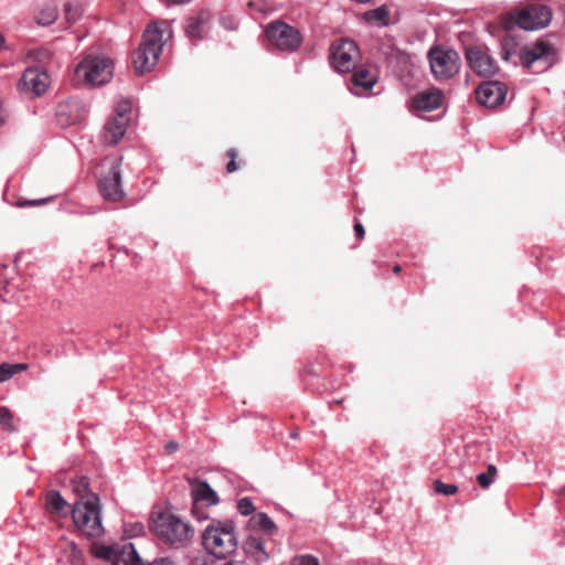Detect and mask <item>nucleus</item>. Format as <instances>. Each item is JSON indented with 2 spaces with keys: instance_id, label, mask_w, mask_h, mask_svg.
<instances>
[{
  "instance_id": "f257e3e1",
  "label": "nucleus",
  "mask_w": 565,
  "mask_h": 565,
  "mask_svg": "<svg viewBox=\"0 0 565 565\" xmlns=\"http://www.w3.org/2000/svg\"><path fill=\"white\" fill-rule=\"evenodd\" d=\"M163 33L158 23L146 29L142 42L132 54V66L137 74L148 73L157 65L164 44Z\"/></svg>"
},
{
  "instance_id": "f03ea898",
  "label": "nucleus",
  "mask_w": 565,
  "mask_h": 565,
  "mask_svg": "<svg viewBox=\"0 0 565 565\" xmlns=\"http://www.w3.org/2000/svg\"><path fill=\"white\" fill-rule=\"evenodd\" d=\"M151 530L162 542L175 548L185 546L193 535L191 526L170 512H161L153 518Z\"/></svg>"
},
{
  "instance_id": "7ed1b4c3",
  "label": "nucleus",
  "mask_w": 565,
  "mask_h": 565,
  "mask_svg": "<svg viewBox=\"0 0 565 565\" xmlns=\"http://www.w3.org/2000/svg\"><path fill=\"white\" fill-rule=\"evenodd\" d=\"M72 519L76 529L86 537H100L104 534L100 504L97 495L77 501L72 508Z\"/></svg>"
},
{
  "instance_id": "20e7f679",
  "label": "nucleus",
  "mask_w": 565,
  "mask_h": 565,
  "mask_svg": "<svg viewBox=\"0 0 565 565\" xmlns=\"http://www.w3.org/2000/svg\"><path fill=\"white\" fill-rule=\"evenodd\" d=\"M202 543L210 554L218 558H225L237 546L233 524L231 522H213L205 529Z\"/></svg>"
},
{
  "instance_id": "39448f33",
  "label": "nucleus",
  "mask_w": 565,
  "mask_h": 565,
  "mask_svg": "<svg viewBox=\"0 0 565 565\" xmlns=\"http://www.w3.org/2000/svg\"><path fill=\"white\" fill-rule=\"evenodd\" d=\"M555 49L545 41L526 45L520 52L521 64L530 72L540 74L556 63Z\"/></svg>"
},
{
  "instance_id": "423d86ee",
  "label": "nucleus",
  "mask_w": 565,
  "mask_h": 565,
  "mask_svg": "<svg viewBox=\"0 0 565 565\" xmlns=\"http://www.w3.org/2000/svg\"><path fill=\"white\" fill-rule=\"evenodd\" d=\"M114 62L102 55L86 56L75 68V75L93 86L108 83L113 77Z\"/></svg>"
},
{
  "instance_id": "0eeeda50",
  "label": "nucleus",
  "mask_w": 565,
  "mask_h": 565,
  "mask_svg": "<svg viewBox=\"0 0 565 565\" xmlns=\"http://www.w3.org/2000/svg\"><path fill=\"white\" fill-rule=\"evenodd\" d=\"M331 66L340 73L353 71L361 58L356 43L350 39L334 40L330 45Z\"/></svg>"
},
{
  "instance_id": "6e6552de",
  "label": "nucleus",
  "mask_w": 565,
  "mask_h": 565,
  "mask_svg": "<svg viewBox=\"0 0 565 565\" xmlns=\"http://www.w3.org/2000/svg\"><path fill=\"white\" fill-rule=\"evenodd\" d=\"M268 42L280 51L294 52L302 43L300 32L281 20L270 22L265 29Z\"/></svg>"
},
{
  "instance_id": "1a4fd4ad",
  "label": "nucleus",
  "mask_w": 565,
  "mask_h": 565,
  "mask_svg": "<svg viewBox=\"0 0 565 565\" xmlns=\"http://www.w3.org/2000/svg\"><path fill=\"white\" fill-rule=\"evenodd\" d=\"M430 70L437 79H448L460 68V57L454 50L433 47L428 53Z\"/></svg>"
},
{
  "instance_id": "9d476101",
  "label": "nucleus",
  "mask_w": 565,
  "mask_h": 565,
  "mask_svg": "<svg viewBox=\"0 0 565 565\" xmlns=\"http://www.w3.org/2000/svg\"><path fill=\"white\" fill-rule=\"evenodd\" d=\"M130 109L131 105L127 100L117 104L115 115L108 118L104 126L102 138L106 145H116L124 137L129 124Z\"/></svg>"
},
{
  "instance_id": "9b49d317",
  "label": "nucleus",
  "mask_w": 565,
  "mask_h": 565,
  "mask_svg": "<svg viewBox=\"0 0 565 565\" xmlns=\"http://www.w3.org/2000/svg\"><path fill=\"white\" fill-rule=\"evenodd\" d=\"M552 20V10L544 4H531L519 11L514 22L526 31L539 30L547 26Z\"/></svg>"
},
{
  "instance_id": "f8f14e48",
  "label": "nucleus",
  "mask_w": 565,
  "mask_h": 565,
  "mask_svg": "<svg viewBox=\"0 0 565 565\" xmlns=\"http://www.w3.org/2000/svg\"><path fill=\"white\" fill-rule=\"evenodd\" d=\"M466 58L470 68L479 76H492L499 70L495 61L490 56L487 47H468L466 50Z\"/></svg>"
},
{
  "instance_id": "ddd939ff",
  "label": "nucleus",
  "mask_w": 565,
  "mask_h": 565,
  "mask_svg": "<svg viewBox=\"0 0 565 565\" xmlns=\"http://www.w3.org/2000/svg\"><path fill=\"white\" fill-rule=\"evenodd\" d=\"M121 158L115 159L110 164L108 174L99 180V191L104 199L118 202L124 198L120 174Z\"/></svg>"
},
{
  "instance_id": "4468645a",
  "label": "nucleus",
  "mask_w": 565,
  "mask_h": 565,
  "mask_svg": "<svg viewBox=\"0 0 565 565\" xmlns=\"http://www.w3.org/2000/svg\"><path fill=\"white\" fill-rule=\"evenodd\" d=\"M508 87L498 81H489L480 84L476 89V97L482 106L494 108L501 105L507 96Z\"/></svg>"
},
{
  "instance_id": "2eb2a0df",
  "label": "nucleus",
  "mask_w": 565,
  "mask_h": 565,
  "mask_svg": "<svg viewBox=\"0 0 565 565\" xmlns=\"http://www.w3.org/2000/svg\"><path fill=\"white\" fill-rule=\"evenodd\" d=\"M50 85L49 74L40 68H28L24 71L19 89L24 93H32L34 96L42 95Z\"/></svg>"
},
{
  "instance_id": "dca6fc26",
  "label": "nucleus",
  "mask_w": 565,
  "mask_h": 565,
  "mask_svg": "<svg viewBox=\"0 0 565 565\" xmlns=\"http://www.w3.org/2000/svg\"><path fill=\"white\" fill-rule=\"evenodd\" d=\"M212 14L206 9H201L196 15L189 17L184 26L185 34L191 40H202L206 32Z\"/></svg>"
},
{
  "instance_id": "f3484780",
  "label": "nucleus",
  "mask_w": 565,
  "mask_h": 565,
  "mask_svg": "<svg viewBox=\"0 0 565 565\" xmlns=\"http://www.w3.org/2000/svg\"><path fill=\"white\" fill-rule=\"evenodd\" d=\"M376 82V75L370 70L365 67H355L351 76L350 90L355 95H365L372 90Z\"/></svg>"
},
{
  "instance_id": "a211bd4d",
  "label": "nucleus",
  "mask_w": 565,
  "mask_h": 565,
  "mask_svg": "<svg viewBox=\"0 0 565 565\" xmlns=\"http://www.w3.org/2000/svg\"><path fill=\"white\" fill-rule=\"evenodd\" d=\"M444 99L443 92L438 88H430L418 93L413 98V106L418 110L430 111L441 106Z\"/></svg>"
},
{
  "instance_id": "6ab92c4d",
  "label": "nucleus",
  "mask_w": 565,
  "mask_h": 565,
  "mask_svg": "<svg viewBox=\"0 0 565 565\" xmlns=\"http://www.w3.org/2000/svg\"><path fill=\"white\" fill-rule=\"evenodd\" d=\"M191 493L194 502H205L209 505H213L218 502L216 492L206 481L194 479L191 482Z\"/></svg>"
},
{
  "instance_id": "aec40b11",
  "label": "nucleus",
  "mask_w": 565,
  "mask_h": 565,
  "mask_svg": "<svg viewBox=\"0 0 565 565\" xmlns=\"http://www.w3.org/2000/svg\"><path fill=\"white\" fill-rule=\"evenodd\" d=\"M34 21L41 26L53 24L58 18V4L55 0H50L38 8L34 12Z\"/></svg>"
},
{
  "instance_id": "412c9836",
  "label": "nucleus",
  "mask_w": 565,
  "mask_h": 565,
  "mask_svg": "<svg viewBox=\"0 0 565 565\" xmlns=\"http://www.w3.org/2000/svg\"><path fill=\"white\" fill-rule=\"evenodd\" d=\"M68 503L56 490L47 491L45 494V509L51 515L65 516Z\"/></svg>"
},
{
  "instance_id": "4be33fe9",
  "label": "nucleus",
  "mask_w": 565,
  "mask_h": 565,
  "mask_svg": "<svg viewBox=\"0 0 565 565\" xmlns=\"http://www.w3.org/2000/svg\"><path fill=\"white\" fill-rule=\"evenodd\" d=\"M390 8L386 4H383L377 7L376 9L365 11L363 13V19L365 22L370 24L386 26L390 24Z\"/></svg>"
},
{
  "instance_id": "5701e85b",
  "label": "nucleus",
  "mask_w": 565,
  "mask_h": 565,
  "mask_svg": "<svg viewBox=\"0 0 565 565\" xmlns=\"http://www.w3.org/2000/svg\"><path fill=\"white\" fill-rule=\"evenodd\" d=\"M250 524L254 529H257L267 535H273L277 532V526L274 521L263 512L255 514L250 519Z\"/></svg>"
},
{
  "instance_id": "b1692460",
  "label": "nucleus",
  "mask_w": 565,
  "mask_h": 565,
  "mask_svg": "<svg viewBox=\"0 0 565 565\" xmlns=\"http://www.w3.org/2000/svg\"><path fill=\"white\" fill-rule=\"evenodd\" d=\"M92 552L96 557L111 562L114 565L119 562V552L113 546L95 544L92 547Z\"/></svg>"
},
{
  "instance_id": "393cba45",
  "label": "nucleus",
  "mask_w": 565,
  "mask_h": 565,
  "mask_svg": "<svg viewBox=\"0 0 565 565\" xmlns=\"http://www.w3.org/2000/svg\"><path fill=\"white\" fill-rule=\"evenodd\" d=\"M83 11V6L78 1H67L64 4V17L67 24L72 25L77 22L81 19Z\"/></svg>"
},
{
  "instance_id": "a878e982",
  "label": "nucleus",
  "mask_w": 565,
  "mask_h": 565,
  "mask_svg": "<svg viewBox=\"0 0 565 565\" xmlns=\"http://www.w3.org/2000/svg\"><path fill=\"white\" fill-rule=\"evenodd\" d=\"M124 562L126 565H146L131 543L122 546L119 552V562Z\"/></svg>"
},
{
  "instance_id": "bb28decb",
  "label": "nucleus",
  "mask_w": 565,
  "mask_h": 565,
  "mask_svg": "<svg viewBox=\"0 0 565 565\" xmlns=\"http://www.w3.org/2000/svg\"><path fill=\"white\" fill-rule=\"evenodd\" d=\"M28 369V364L17 363L9 364L2 363L0 364V383H3L10 380L14 374L25 371Z\"/></svg>"
},
{
  "instance_id": "cd10ccee",
  "label": "nucleus",
  "mask_w": 565,
  "mask_h": 565,
  "mask_svg": "<svg viewBox=\"0 0 565 565\" xmlns=\"http://www.w3.org/2000/svg\"><path fill=\"white\" fill-rule=\"evenodd\" d=\"M247 547L250 552L255 553V557L258 561H265L268 558V554L265 551L264 543L259 537H249L247 541Z\"/></svg>"
},
{
  "instance_id": "c85d7f7f",
  "label": "nucleus",
  "mask_w": 565,
  "mask_h": 565,
  "mask_svg": "<svg viewBox=\"0 0 565 565\" xmlns=\"http://www.w3.org/2000/svg\"><path fill=\"white\" fill-rule=\"evenodd\" d=\"M498 475V469L494 465H488L487 472L477 476V482L482 489L489 488Z\"/></svg>"
},
{
  "instance_id": "c756f323",
  "label": "nucleus",
  "mask_w": 565,
  "mask_h": 565,
  "mask_svg": "<svg viewBox=\"0 0 565 565\" xmlns=\"http://www.w3.org/2000/svg\"><path fill=\"white\" fill-rule=\"evenodd\" d=\"M0 427L6 431H13V414L4 406H0Z\"/></svg>"
},
{
  "instance_id": "7c9ffc66",
  "label": "nucleus",
  "mask_w": 565,
  "mask_h": 565,
  "mask_svg": "<svg viewBox=\"0 0 565 565\" xmlns=\"http://www.w3.org/2000/svg\"><path fill=\"white\" fill-rule=\"evenodd\" d=\"M433 489L436 493L444 495H454L458 491V487L456 484H447L441 480H435L433 483Z\"/></svg>"
},
{
  "instance_id": "2f4dec72",
  "label": "nucleus",
  "mask_w": 565,
  "mask_h": 565,
  "mask_svg": "<svg viewBox=\"0 0 565 565\" xmlns=\"http://www.w3.org/2000/svg\"><path fill=\"white\" fill-rule=\"evenodd\" d=\"M248 8L260 13H267L273 10L267 0H249Z\"/></svg>"
},
{
  "instance_id": "473e14b6",
  "label": "nucleus",
  "mask_w": 565,
  "mask_h": 565,
  "mask_svg": "<svg viewBox=\"0 0 565 565\" xmlns=\"http://www.w3.org/2000/svg\"><path fill=\"white\" fill-rule=\"evenodd\" d=\"M67 548L71 552L70 559L73 565H82L83 564V553L82 551L76 546L74 542L67 543Z\"/></svg>"
},
{
  "instance_id": "72a5a7b5",
  "label": "nucleus",
  "mask_w": 565,
  "mask_h": 565,
  "mask_svg": "<svg viewBox=\"0 0 565 565\" xmlns=\"http://www.w3.org/2000/svg\"><path fill=\"white\" fill-rule=\"evenodd\" d=\"M226 156L230 158V161L226 164V171H227V173H233L238 169V167L236 164V158L238 157V151L235 148H230L226 151Z\"/></svg>"
},
{
  "instance_id": "f704fd0d",
  "label": "nucleus",
  "mask_w": 565,
  "mask_h": 565,
  "mask_svg": "<svg viewBox=\"0 0 565 565\" xmlns=\"http://www.w3.org/2000/svg\"><path fill=\"white\" fill-rule=\"evenodd\" d=\"M237 509L243 515H249L255 511L254 503L249 498L241 499Z\"/></svg>"
},
{
  "instance_id": "c9c22d12",
  "label": "nucleus",
  "mask_w": 565,
  "mask_h": 565,
  "mask_svg": "<svg viewBox=\"0 0 565 565\" xmlns=\"http://www.w3.org/2000/svg\"><path fill=\"white\" fill-rule=\"evenodd\" d=\"M294 562L295 565H319L318 559L311 555L296 557Z\"/></svg>"
},
{
  "instance_id": "e433bc0d",
  "label": "nucleus",
  "mask_w": 565,
  "mask_h": 565,
  "mask_svg": "<svg viewBox=\"0 0 565 565\" xmlns=\"http://www.w3.org/2000/svg\"><path fill=\"white\" fill-rule=\"evenodd\" d=\"M47 201H50V199H40V200H32V201L21 199L18 201V206H20V207L38 206V205L45 204Z\"/></svg>"
},
{
  "instance_id": "4c0bfd02",
  "label": "nucleus",
  "mask_w": 565,
  "mask_h": 565,
  "mask_svg": "<svg viewBox=\"0 0 565 565\" xmlns=\"http://www.w3.org/2000/svg\"><path fill=\"white\" fill-rule=\"evenodd\" d=\"M167 455H172L179 449V444L175 441H169L164 446Z\"/></svg>"
},
{
  "instance_id": "58836bf2",
  "label": "nucleus",
  "mask_w": 565,
  "mask_h": 565,
  "mask_svg": "<svg viewBox=\"0 0 565 565\" xmlns=\"http://www.w3.org/2000/svg\"><path fill=\"white\" fill-rule=\"evenodd\" d=\"M354 232H355V235H356V237L359 239L364 238L365 230H364L363 225L360 222H355V224H354Z\"/></svg>"
},
{
  "instance_id": "ea45409f",
  "label": "nucleus",
  "mask_w": 565,
  "mask_h": 565,
  "mask_svg": "<svg viewBox=\"0 0 565 565\" xmlns=\"http://www.w3.org/2000/svg\"><path fill=\"white\" fill-rule=\"evenodd\" d=\"M148 565H173L169 558H160Z\"/></svg>"
},
{
  "instance_id": "a19ab883",
  "label": "nucleus",
  "mask_w": 565,
  "mask_h": 565,
  "mask_svg": "<svg viewBox=\"0 0 565 565\" xmlns=\"http://www.w3.org/2000/svg\"><path fill=\"white\" fill-rule=\"evenodd\" d=\"M7 114L3 108L2 102L0 100V126H2L6 122Z\"/></svg>"
},
{
  "instance_id": "79ce46f5",
  "label": "nucleus",
  "mask_w": 565,
  "mask_h": 565,
  "mask_svg": "<svg viewBox=\"0 0 565 565\" xmlns=\"http://www.w3.org/2000/svg\"><path fill=\"white\" fill-rule=\"evenodd\" d=\"M191 0H164L167 6H172V4H184V3H188L190 2Z\"/></svg>"
},
{
  "instance_id": "37998d69",
  "label": "nucleus",
  "mask_w": 565,
  "mask_h": 565,
  "mask_svg": "<svg viewBox=\"0 0 565 565\" xmlns=\"http://www.w3.org/2000/svg\"><path fill=\"white\" fill-rule=\"evenodd\" d=\"M510 52L508 51L507 46H502V57L503 60H509Z\"/></svg>"
},
{
  "instance_id": "c03bdc74",
  "label": "nucleus",
  "mask_w": 565,
  "mask_h": 565,
  "mask_svg": "<svg viewBox=\"0 0 565 565\" xmlns=\"http://www.w3.org/2000/svg\"><path fill=\"white\" fill-rule=\"evenodd\" d=\"M79 486L83 487L84 489H87L88 480L86 478H82L79 481Z\"/></svg>"
},
{
  "instance_id": "a18cd8bd",
  "label": "nucleus",
  "mask_w": 565,
  "mask_h": 565,
  "mask_svg": "<svg viewBox=\"0 0 565 565\" xmlns=\"http://www.w3.org/2000/svg\"><path fill=\"white\" fill-rule=\"evenodd\" d=\"M6 49V39L3 34L0 33V50Z\"/></svg>"
},
{
  "instance_id": "49530a36",
  "label": "nucleus",
  "mask_w": 565,
  "mask_h": 565,
  "mask_svg": "<svg viewBox=\"0 0 565 565\" xmlns=\"http://www.w3.org/2000/svg\"><path fill=\"white\" fill-rule=\"evenodd\" d=\"M401 270H402V267H401L399 265H395V266L393 267V273H394V274H398V273H401Z\"/></svg>"
},
{
  "instance_id": "de8ad7c7",
  "label": "nucleus",
  "mask_w": 565,
  "mask_h": 565,
  "mask_svg": "<svg viewBox=\"0 0 565 565\" xmlns=\"http://www.w3.org/2000/svg\"><path fill=\"white\" fill-rule=\"evenodd\" d=\"M224 565H245L243 563L227 562Z\"/></svg>"
},
{
  "instance_id": "09e8293b",
  "label": "nucleus",
  "mask_w": 565,
  "mask_h": 565,
  "mask_svg": "<svg viewBox=\"0 0 565 565\" xmlns=\"http://www.w3.org/2000/svg\"><path fill=\"white\" fill-rule=\"evenodd\" d=\"M136 527H138V531H142L143 526L141 524H137Z\"/></svg>"
}]
</instances>
